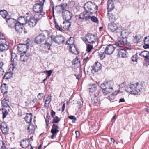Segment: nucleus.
Here are the masks:
<instances>
[{
    "mask_svg": "<svg viewBox=\"0 0 149 149\" xmlns=\"http://www.w3.org/2000/svg\"><path fill=\"white\" fill-rule=\"evenodd\" d=\"M43 94L42 93H39L38 94L37 97L38 99L41 100L43 97Z\"/></svg>",
    "mask_w": 149,
    "mask_h": 149,
    "instance_id": "4d7b16f0",
    "label": "nucleus"
},
{
    "mask_svg": "<svg viewBox=\"0 0 149 149\" xmlns=\"http://www.w3.org/2000/svg\"><path fill=\"white\" fill-rule=\"evenodd\" d=\"M139 55L145 58V60L148 61L149 60V52L146 51L141 52Z\"/></svg>",
    "mask_w": 149,
    "mask_h": 149,
    "instance_id": "a878e982",
    "label": "nucleus"
},
{
    "mask_svg": "<svg viewBox=\"0 0 149 149\" xmlns=\"http://www.w3.org/2000/svg\"><path fill=\"white\" fill-rule=\"evenodd\" d=\"M75 5V2L74 1H71L69 2L68 4L69 7L72 8Z\"/></svg>",
    "mask_w": 149,
    "mask_h": 149,
    "instance_id": "8fccbe9b",
    "label": "nucleus"
},
{
    "mask_svg": "<svg viewBox=\"0 0 149 149\" xmlns=\"http://www.w3.org/2000/svg\"><path fill=\"white\" fill-rule=\"evenodd\" d=\"M143 88L141 84H138V83L129 84L125 88L126 91L129 93L134 95L137 94Z\"/></svg>",
    "mask_w": 149,
    "mask_h": 149,
    "instance_id": "f257e3e1",
    "label": "nucleus"
},
{
    "mask_svg": "<svg viewBox=\"0 0 149 149\" xmlns=\"http://www.w3.org/2000/svg\"><path fill=\"white\" fill-rule=\"evenodd\" d=\"M37 22L32 17L30 18L28 22L29 26L31 27H33L35 26Z\"/></svg>",
    "mask_w": 149,
    "mask_h": 149,
    "instance_id": "aec40b11",
    "label": "nucleus"
},
{
    "mask_svg": "<svg viewBox=\"0 0 149 149\" xmlns=\"http://www.w3.org/2000/svg\"><path fill=\"white\" fill-rule=\"evenodd\" d=\"M71 25L69 21H66L63 22L62 26L65 29L68 30Z\"/></svg>",
    "mask_w": 149,
    "mask_h": 149,
    "instance_id": "a19ab883",
    "label": "nucleus"
},
{
    "mask_svg": "<svg viewBox=\"0 0 149 149\" xmlns=\"http://www.w3.org/2000/svg\"><path fill=\"white\" fill-rule=\"evenodd\" d=\"M140 36H139L136 35L134 36L133 39V42L135 43H137L139 42Z\"/></svg>",
    "mask_w": 149,
    "mask_h": 149,
    "instance_id": "a18cd8bd",
    "label": "nucleus"
},
{
    "mask_svg": "<svg viewBox=\"0 0 149 149\" xmlns=\"http://www.w3.org/2000/svg\"><path fill=\"white\" fill-rule=\"evenodd\" d=\"M86 12H84L81 13L79 15V18L82 19L87 20L90 19V16Z\"/></svg>",
    "mask_w": 149,
    "mask_h": 149,
    "instance_id": "a211bd4d",
    "label": "nucleus"
},
{
    "mask_svg": "<svg viewBox=\"0 0 149 149\" xmlns=\"http://www.w3.org/2000/svg\"><path fill=\"white\" fill-rule=\"evenodd\" d=\"M118 42H116L115 44L116 46H119L121 47L127 45L126 39L123 38H121L120 37H118Z\"/></svg>",
    "mask_w": 149,
    "mask_h": 149,
    "instance_id": "39448f33",
    "label": "nucleus"
},
{
    "mask_svg": "<svg viewBox=\"0 0 149 149\" xmlns=\"http://www.w3.org/2000/svg\"><path fill=\"white\" fill-rule=\"evenodd\" d=\"M14 26L16 31L17 33H21L22 32L23 26L19 22H16Z\"/></svg>",
    "mask_w": 149,
    "mask_h": 149,
    "instance_id": "f3484780",
    "label": "nucleus"
},
{
    "mask_svg": "<svg viewBox=\"0 0 149 149\" xmlns=\"http://www.w3.org/2000/svg\"><path fill=\"white\" fill-rule=\"evenodd\" d=\"M0 17L7 19L9 17L6 11L5 10H1L0 11Z\"/></svg>",
    "mask_w": 149,
    "mask_h": 149,
    "instance_id": "c85d7f7f",
    "label": "nucleus"
},
{
    "mask_svg": "<svg viewBox=\"0 0 149 149\" xmlns=\"http://www.w3.org/2000/svg\"><path fill=\"white\" fill-rule=\"evenodd\" d=\"M1 130L4 134H8V129L7 125L5 122L2 123Z\"/></svg>",
    "mask_w": 149,
    "mask_h": 149,
    "instance_id": "5701e85b",
    "label": "nucleus"
},
{
    "mask_svg": "<svg viewBox=\"0 0 149 149\" xmlns=\"http://www.w3.org/2000/svg\"><path fill=\"white\" fill-rule=\"evenodd\" d=\"M45 0H38L37 3H38L39 4L43 6Z\"/></svg>",
    "mask_w": 149,
    "mask_h": 149,
    "instance_id": "13d9d810",
    "label": "nucleus"
},
{
    "mask_svg": "<svg viewBox=\"0 0 149 149\" xmlns=\"http://www.w3.org/2000/svg\"><path fill=\"white\" fill-rule=\"evenodd\" d=\"M98 98L97 96L94 95L91 98V102L92 103H97L98 102Z\"/></svg>",
    "mask_w": 149,
    "mask_h": 149,
    "instance_id": "c03bdc74",
    "label": "nucleus"
},
{
    "mask_svg": "<svg viewBox=\"0 0 149 149\" xmlns=\"http://www.w3.org/2000/svg\"><path fill=\"white\" fill-rule=\"evenodd\" d=\"M108 86L109 85L108 84H105V83H103V84H101V87L103 90V89H104L105 88H106L105 87H106Z\"/></svg>",
    "mask_w": 149,
    "mask_h": 149,
    "instance_id": "5fc2aeb1",
    "label": "nucleus"
},
{
    "mask_svg": "<svg viewBox=\"0 0 149 149\" xmlns=\"http://www.w3.org/2000/svg\"><path fill=\"white\" fill-rule=\"evenodd\" d=\"M118 54L119 57L125 58L126 57L125 49H120L118 50Z\"/></svg>",
    "mask_w": 149,
    "mask_h": 149,
    "instance_id": "4be33fe9",
    "label": "nucleus"
},
{
    "mask_svg": "<svg viewBox=\"0 0 149 149\" xmlns=\"http://www.w3.org/2000/svg\"><path fill=\"white\" fill-rule=\"evenodd\" d=\"M70 51L73 54L77 55L79 53L77 48L74 44H70Z\"/></svg>",
    "mask_w": 149,
    "mask_h": 149,
    "instance_id": "b1692460",
    "label": "nucleus"
},
{
    "mask_svg": "<svg viewBox=\"0 0 149 149\" xmlns=\"http://www.w3.org/2000/svg\"><path fill=\"white\" fill-rule=\"evenodd\" d=\"M93 48V46L92 45L88 44L87 46V50L88 52H90L92 49Z\"/></svg>",
    "mask_w": 149,
    "mask_h": 149,
    "instance_id": "3c124183",
    "label": "nucleus"
},
{
    "mask_svg": "<svg viewBox=\"0 0 149 149\" xmlns=\"http://www.w3.org/2000/svg\"><path fill=\"white\" fill-rule=\"evenodd\" d=\"M51 44H52L51 43H50L48 42L47 41L46 42V43L45 44V45L47 46L48 47H49L48 49V50L49 49L50 47L51 46Z\"/></svg>",
    "mask_w": 149,
    "mask_h": 149,
    "instance_id": "e2e57ef3",
    "label": "nucleus"
},
{
    "mask_svg": "<svg viewBox=\"0 0 149 149\" xmlns=\"http://www.w3.org/2000/svg\"><path fill=\"white\" fill-rule=\"evenodd\" d=\"M1 103L2 104V108L6 109L8 107L10 108L9 106V102L7 100L4 99L2 101Z\"/></svg>",
    "mask_w": 149,
    "mask_h": 149,
    "instance_id": "bb28decb",
    "label": "nucleus"
},
{
    "mask_svg": "<svg viewBox=\"0 0 149 149\" xmlns=\"http://www.w3.org/2000/svg\"><path fill=\"white\" fill-rule=\"evenodd\" d=\"M86 37L88 42L89 43L93 44L95 43L96 41L95 35L94 34L88 33L86 35Z\"/></svg>",
    "mask_w": 149,
    "mask_h": 149,
    "instance_id": "9d476101",
    "label": "nucleus"
},
{
    "mask_svg": "<svg viewBox=\"0 0 149 149\" xmlns=\"http://www.w3.org/2000/svg\"><path fill=\"white\" fill-rule=\"evenodd\" d=\"M55 27L58 30H59L61 31H62V29L60 27V26H59V25L56 23L55 22Z\"/></svg>",
    "mask_w": 149,
    "mask_h": 149,
    "instance_id": "6e6d98bb",
    "label": "nucleus"
},
{
    "mask_svg": "<svg viewBox=\"0 0 149 149\" xmlns=\"http://www.w3.org/2000/svg\"><path fill=\"white\" fill-rule=\"evenodd\" d=\"M130 34L127 30L125 29L122 30L121 33V38L125 39L127 37L128 35Z\"/></svg>",
    "mask_w": 149,
    "mask_h": 149,
    "instance_id": "473e14b6",
    "label": "nucleus"
},
{
    "mask_svg": "<svg viewBox=\"0 0 149 149\" xmlns=\"http://www.w3.org/2000/svg\"><path fill=\"white\" fill-rule=\"evenodd\" d=\"M62 16L63 19L66 21H69L71 19L72 14L70 11L65 10L62 12Z\"/></svg>",
    "mask_w": 149,
    "mask_h": 149,
    "instance_id": "0eeeda50",
    "label": "nucleus"
},
{
    "mask_svg": "<svg viewBox=\"0 0 149 149\" xmlns=\"http://www.w3.org/2000/svg\"><path fill=\"white\" fill-rule=\"evenodd\" d=\"M132 60L133 62H137V54H136L132 57Z\"/></svg>",
    "mask_w": 149,
    "mask_h": 149,
    "instance_id": "603ef678",
    "label": "nucleus"
},
{
    "mask_svg": "<svg viewBox=\"0 0 149 149\" xmlns=\"http://www.w3.org/2000/svg\"><path fill=\"white\" fill-rule=\"evenodd\" d=\"M45 38V35L43 33H41L36 37L35 42L38 44H40L44 41Z\"/></svg>",
    "mask_w": 149,
    "mask_h": 149,
    "instance_id": "9b49d317",
    "label": "nucleus"
},
{
    "mask_svg": "<svg viewBox=\"0 0 149 149\" xmlns=\"http://www.w3.org/2000/svg\"><path fill=\"white\" fill-rule=\"evenodd\" d=\"M35 128L34 126L32 124L29 125L27 128V132L29 134H33L35 132Z\"/></svg>",
    "mask_w": 149,
    "mask_h": 149,
    "instance_id": "c9c22d12",
    "label": "nucleus"
},
{
    "mask_svg": "<svg viewBox=\"0 0 149 149\" xmlns=\"http://www.w3.org/2000/svg\"><path fill=\"white\" fill-rule=\"evenodd\" d=\"M18 21L17 22H19L21 25L23 26V25L26 24L27 23V20L24 17L21 16L18 19Z\"/></svg>",
    "mask_w": 149,
    "mask_h": 149,
    "instance_id": "ea45409f",
    "label": "nucleus"
},
{
    "mask_svg": "<svg viewBox=\"0 0 149 149\" xmlns=\"http://www.w3.org/2000/svg\"><path fill=\"white\" fill-rule=\"evenodd\" d=\"M110 12H108L107 17L109 20L113 22L116 20L115 15Z\"/></svg>",
    "mask_w": 149,
    "mask_h": 149,
    "instance_id": "58836bf2",
    "label": "nucleus"
},
{
    "mask_svg": "<svg viewBox=\"0 0 149 149\" xmlns=\"http://www.w3.org/2000/svg\"><path fill=\"white\" fill-rule=\"evenodd\" d=\"M97 86L95 84H90L88 86L89 91L90 92H93L96 89Z\"/></svg>",
    "mask_w": 149,
    "mask_h": 149,
    "instance_id": "72a5a7b5",
    "label": "nucleus"
},
{
    "mask_svg": "<svg viewBox=\"0 0 149 149\" xmlns=\"http://www.w3.org/2000/svg\"><path fill=\"white\" fill-rule=\"evenodd\" d=\"M6 22L9 27H13L15 26V23L17 22L14 19L8 17L6 19Z\"/></svg>",
    "mask_w": 149,
    "mask_h": 149,
    "instance_id": "ddd939ff",
    "label": "nucleus"
},
{
    "mask_svg": "<svg viewBox=\"0 0 149 149\" xmlns=\"http://www.w3.org/2000/svg\"><path fill=\"white\" fill-rule=\"evenodd\" d=\"M1 89V91L3 94H5L7 93L8 91V88L7 85L6 84H3L2 85Z\"/></svg>",
    "mask_w": 149,
    "mask_h": 149,
    "instance_id": "7c9ffc66",
    "label": "nucleus"
},
{
    "mask_svg": "<svg viewBox=\"0 0 149 149\" xmlns=\"http://www.w3.org/2000/svg\"><path fill=\"white\" fill-rule=\"evenodd\" d=\"M67 6V4L66 3H65V4H61L59 5L56 6L55 8L56 10L59 9V11H61V10H62L65 9Z\"/></svg>",
    "mask_w": 149,
    "mask_h": 149,
    "instance_id": "79ce46f5",
    "label": "nucleus"
},
{
    "mask_svg": "<svg viewBox=\"0 0 149 149\" xmlns=\"http://www.w3.org/2000/svg\"><path fill=\"white\" fill-rule=\"evenodd\" d=\"M83 102L82 101L80 100L77 102V104L79 106L80 108H81L82 106Z\"/></svg>",
    "mask_w": 149,
    "mask_h": 149,
    "instance_id": "680f3d73",
    "label": "nucleus"
},
{
    "mask_svg": "<svg viewBox=\"0 0 149 149\" xmlns=\"http://www.w3.org/2000/svg\"><path fill=\"white\" fill-rule=\"evenodd\" d=\"M113 2L112 0H109L107 4V8L108 12H111L114 8Z\"/></svg>",
    "mask_w": 149,
    "mask_h": 149,
    "instance_id": "f8f14e48",
    "label": "nucleus"
},
{
    "mask_svg": "<svg viewBox=\"0 0 149 149\" xmlns=\"http://www.w3.org/2000/svg\"><path fill=\"white\" fill-rule=\"evenodd\" d=\"M29 55L26 53H22L21 54L20 60L22 62H26L29 58Z\"/></svg>",
    "mask_w": 149,
    "mask_h": 149,
    "instance_id": "dca6fc26",
    "label": "nucleus"
},
{
    "mask_svg": "<svg viewBox=\"0 0 149 149\" xmlns=\"http://www.w3.org/2000/svg\"><path fill=\"white\" fill-rule=\"evenodd\" d=\"M9 46L6 44V41L3 34L0 33V51L4 52L8 50Z\"/></svg>",
    "mask_w": 149,
    "mask_h": 149,
    "instance_id": "7ed1b4c3",
    "label": "nucleus"
},
{
    "mask_svg": "<svg viewBox=\"0 0 149 149\" xmlns=\"http://www.w3.org/2000/svg\"><path fill=\"white\" fill-rule=\"evenodd\" d=\"M113 91V88L108 86L106 87L104 89L102 90V92L104 95H107Z\"/></svg>",
    "mask_w": 149,
    "mask_h": 149,
    "instance_id": "cd10ccee",
    "label": "nucleus"
},
{
    "mask_svg": "<svg viewBox=\"0 0 149 149\" xmlns=\"http://www.w3.org/2000/svg\"><path fill=\"white\" fill-rule=\"evenodd\" d=\"M68 118H69L71 120H75L76 118L74 116H68Z\"/></svg>",
    "mask_w": 149,
    "mask_h": 149,
    "instance_id": "0e129e2a",
    "label": "nucleus"
},
{
    "mask_svg": "<svg viewBox=\"0 0 149 149\" xmlns=\"http://www.w3.org/2000/svg\"><path fill=\"white\" fill-rule=\"evenodd\" d=\"M143 47L145 49L149 48V36L145 37Z\"/></svg>",
    "mask_w": 149,
    "mask_h": 149,
    "instance_id": "4c0bfd02",
    "label": "nucleus"
},
{
    "mask_svg": "<svg viewBox=\"0 0 149 149\" xmlns=\"http://www.w3.org/2000/svg\"><path fill=\"white\" fill-rule=\"evenodd\" d=\"M84 8L86 12L91 14L95 13L97 12V6L94 3L88 2L84 5Z\"/></svg>",
    "mask_w": 149,
    "mask_h": 149,
    "instance_id": "f03ea898",
    "label": "nucleus"
},
{
    "mask_svg": "<svg viewBox=\"0 0 149 149\" xmlns=\"http://www.w3.org/2000/svg\"><path fill=\"white\" fill-rule=\"evenodd\" d=\"M56 114L55 112L53 110H52L51 111V116L53 118V117H54V116H55Z\"/></svg>",
    "mask_w": 149,
    "mask_h": 149,
    "instance_id": "69168bd1",
    "label": "nucleus"
},
{
    "mask_svg": "<svg viewBox=\"0 0 149 149\" xmlns=\"http://www.w3.org/2000/svg\"><path fill=\"white\" fill-rule=\"evenodd\" d=\"M52 129L51 130V133H53L56 134L59 132V127L57 125L53 124L52 126Z\"/></svg>",
    "mask_w": 149,
    "mask_h": 149,
    "instance_id": "393cba45",
    "label": "nucleus"
},
{
    "mask_svg": "<svg viewBox=\"0 0 149 149\" xmlns=\"http://www.w3.org/2000/svg\"><path fill=\"white\" fill-rule=\"evenodd\" d=\"M46 72L47 73V77H49L51 75L52 73V71L50 70L48 71H46Z\"/></svg>",
    "mask_w": 149,
    "mask_h": 149,
    "instance_id": "338daca9",
    "label": "nucleus"
},
{
    "mask_svg": "<svg viewBox=\"0 0 149 149\" xmlns=\"http://www.w3.org/2000/svg\"><path fill=\"white\" fill-rule=\"evenodd\" d=\"M32 118V115L31 113L27 114L24 118L25 121L28 123H31Z\"/></svg>",
    "mask_w": 149,
    "mask_h": 149,
    "instance_id": "2f4dec72",
    "label": "nucleus"
},
{
    "mask_svg": "<svg viewBox=\"0 0 149 149\" xmlns=\"http://www.w3.org/2000/svg\"><path fill=\"white\" fill-rule=\"evenodd\" d=\"M29 139L28 138H25L21 142L20 145L23 148H24L27 147L29 146Z\"/></svg>",
    "mask_w": 149,
    "mask_h": 149,
    "instance_id": "4468645a",
    "label": "nucleus"
},
{
    "mask_svg": "<svg viewBox=\"0 0 149 149\" xmlns=\"http://www.w3.org/2000/svg\"><path fill=\"white\" fill-rule=\"evenodd\" d=\"M51 98L50 96H49L48 97H47L45 100V104H47V102H48V103H47V104H49L51 101Z\"/></svg>",
    "mask_w": 149,
    "mask_h": 149,
    "instance_id": "864d4df0",
    "label": "nucleus"
},
{
    "mask_svg": "<svg viewBox=\"0 0 149 149\" xmlns=\"http://www.w3.org/2000/svg\"><path fill=\"white\" fill-rule=\"evenodd\" d=\"M120 91L118 90L117 92H115L109 96V99L111 102H113V100L114 99L115 96L118 94L119 93Z\"/></svg>",
    "mask_w": 149,
    "mask_h": 149,
    "instance_id": "f704fd0d",
    "label": "nucleus"
},
{
    "mask_svg": "<svg viewBox=\"0 0 149 149\" xmlns=\"http://www.w3.org/2000/svg\"><path fill=\"white\" fill-rule=\"evenodd\" d=\"M52 40L55 43L59 45L61 43H63L65 41V38L64 36L61 35L60 36H56L53 37H51Z\"/></svg>",
    "mask_w": 149,
    "mask_h": 149,
    "instance_id": "20e7f679",
    "label": "nucleus"
},
{
    "mask_svg": "<svg viewBox=\"0 0 149 149\" xmlns=\"http://www.w3.org/2000/svg\"><path fill=\"white\" fill-rule=\"evenodd\" d=\"M115 48L112 45H107L105 49V52L106 54L110 55L112 54Z\"/></svg>",
    "mask_w": 149,
    "mask_h": 149,
    "instance_id": "1a4fd4ad",
    "label": "nucleus"
},
{
    "mask_svg": "<svg viewBox=\"0 0 149 149\" xmlns=\"http://www.w3.org/2000/svg\"><path fill=\"white\" fill-rule=\"evenodd\" d=\"M45 15V12L36 13L33 17V18L38 22Z\"/></svg>",
    "mask_w": 149,
    "mask_h": 149,
    "instance_id": "2eb2a0df",
    "label": "nucleus"
},
{
    "mask_svg": "<svg viewBox=\"0 0 149 149\" xmlns=\"http://www.w3.org/2000/svg\"><path fill=\"white\" fill-rule=\"evenodd\" d=\"M60 121V119L58 117L56 116L54 117H53L52 123L54 124L55 123H58Z\"/></svg>",
    "mask_w": 149,
    "mask_h": 149,
    "instance_id": "49530a36",
    "label": "nucleus"
},
{
    "mask_svg": "<svg viewBox=\"0 0 149 149\" xmlns=\"http://www.w3.org/2000/svg\"><path fill=\"white\" fill-rule=\"evenodd\" d=\"M126 85V83L125 82H124L123 83H122L120 84L119 85V86L120 87L123 88V87H125Z\"/></svg>",
    "mask_w": 149,
    "mask_h": 149,
    "instance_id": "052dcab7",
    "label": "nucleus"
},
{
    "mask_svg": "<svg viewBox=\"0 0 149 149\" xmlns=\"http://www.w3.org/2000/svg\"><path fill=\"white\" fill-rule=\"evenodd\" d=\"M0 142L1 144H2V145L1 146V149H5L6 147L4 143L2 141H0Z\"/></svg>",
    "mask_w": 149,
    "mask_h": 149,
    "instance_id": "bf43d9fd",
    "label": "nucleus"
},
{
    "mask_svg": "<svg viewBox=\"0 0 149 149\" xmlns=\"http://www.w3.org/2000/svg\"><path fill=\"white\" fill-rule=\"evenodd\" d=\"M43 6L36 3L33 6V10L36 13L44 12L43 11Z\"/></svg>",
    "mask_w": 149,
    "mask_h": 149,
    "instance_id": "6e6552de",
    "label": "nucleus"
},
{
    "mask_svg": "<svg viewBox=\"0 0 149 149\" xmlns=\"http://www.w3.org/2000/svg\"><path fill=\"white\" fill-rule=\"evenodd\" d=\"M28 46L25 44H20L17 47V50L19 52L26 53Z\"/></svg>",
    "mask_w": 149,
    "mask_h": 149,
    "instance_id": "423d86ee",
    "label": "nucleus"
},
{
    "mask_svg": "<svg viewBox=\"0 0 149 149\" xmlns=\"http://www.w3.org/2000/svg\"><path fill=\"white\" fill-rule=\"evenodd\" d=\"M11 61H16L17 59V57L15 53H12L11 54Z\"/></svg>",
    "mask_w": 149,
    "mask_h": 149,
    "instance_id": "37998d69",
    "label": "nucleus"
},
{
    "mask_svg": "<svg viewBox=\"0 0 149 149\" xmlns=\"http://www.w3.org/2000/svg\"><path fill=\"white\" fill-rule=\"evenodd\" d=\"M118 29L117 25L114 23L109 24L108 25V29L111 32H113Z\"/></svg>",
    "mask_w": 149,
    "mask_h": 149,
    "instance_id": "6ab92c4d",
    "label": "nucleus"
},
{
    "mask_svg": "<svg viewBox=\"0 0 149 149\" xmlns=\"http://www.w3.org/2000/svg\"><path fill=\"white\" fill-rule=\"evenodd\" d=\"M73 40L74 38H73L72 37H70L69 40L67 41L66 44L70 45V44H72V43H73L74 42Z\"/></svg>",
    "mask_w": 149,
    "mask_h": 149,
    "instance_id": "09e8293b",
    "label": "nucleus"
},
{
    "mask_svg": "<svg viewBox=\"0 0 149 149\" xmlns=\"http://www.w3.org/2000/svg\"><path fill=\"white\" fill-rule=\"evenodd\" d=\"M91 20L93 22L96 23L97 24L99 22L98 19L95 16H92L91 17Z\"/></svg>",
    "mask_w": 149,
    "mask_h": 149,
    "instance_id": "de8ad7c7",
    "label": "nucleus"
},
{
    "mask_svg": "<svg viewBox=\"0 0 149 149\" xmlns=\"http://www.w3.org/2000/svg\"><path fill=\"white\" fill-rule=\"evenodd\" d=\"M3 113V118H6L11 109L10 108H7L6 109L2 108Z\"/></svg>",
    "mask_w": 149,
    "mask_h": 149,
    "instance_id": "e433bc0d",
    "label": "nucleus"
},
{
    "mask_svg": "<svg viewBox=\"0 0 149 149\" xmlns=\"http://www.w3.org/2000/svg\"><path fill=\"white\" fill-rule=\"evenodd\" d=\"M32 101L33 102V103L35 104H36L38 103L37 99L36 98H34Z\"/></svg>",
    "mask_w": 149,
    "mask_h": 149,
    "instance_id": "774afa93",
    "label": "nucleus"
},
{
    "mask_svg": "<svg viewBox=\"0 0 149 149\" xmlns=\"http://www.w3.org/2000/svg\"><path fill=\"white\" fill-rule=\"evenodd\" d=\"M92 67V71L95 72H97L101 68V65L99 62H95V64Z\"/></svg>",
    "mask_w": 149,
    "mask_h": 149,
    "instance_id": "412c9836",
    "label": "nucleus"
},
{
    "mask_svg": "<svg viewBox=\"0 0 149 149\" xmlns=\"http://www.w3.org/2000/svg\"><path fill=\"white\" fill-rule=\"evenodd\" d=\"M98 53L100 56L101 60L103 59L105 57V52L104 49L101 48L98 51Z\"/></svg>",
    "mask_w": 149,
    "mask_h": 149,
    "instance_id": "c756f323",
    "label": "nucleus"
}]
</instances>
